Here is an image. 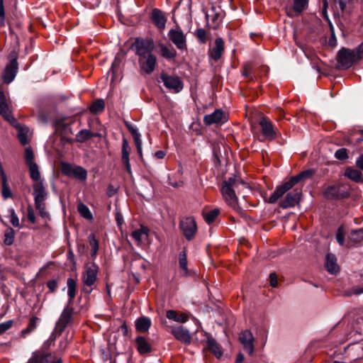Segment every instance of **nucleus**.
Returning a JSON list of instances; mask_svg holds the SVG:
<instances>
[{"instance_id":"29","label":"nucleus","mask_w":363,"mask_h":363,"mask_svg":"<svg viewBox=\"0 0 363 363\" xmlns=\"http://www.w3.org/2000/svg\"><path fill=\"white\" fill-rule=\"evenodd\" d=\"M151 325V320L147 317H140L135 321V328L138 332H147Z\"/></svg>"},{"instance_id":"62","label":"nucleus","mask_w":363,"mask_h":363,"mask_svg":"<svg viewBox=\"0 0 363 363\" xmlns=\"http://www.w3.org/2000/svg\"><path fill=\"white\" fill-rule=\"evenodd\" d=\"M356 165L358 168L363 170V155H361L356 161Z\"/></svg>"},{"instance_id":"25","label":"nucleus","mask_w":363,"mask_h":363,"mask_svg":"<svg viewBox=\"0 0 363 363\" xmlns=\"http://www.w3.org/2000/svg\"><path fill=\"white\" fill-rule=\"evenodd\" d=\"M130 147L128 142L125 138L123 139L122 150H121V160L125 166V169L128 173L131 172L130 164L129 160Z\"/></svg>"},{"instance_id":"13","label":"nucleus","mask_w":363,"mask_h":363,"mask_svg":"<svg viewBox=\"0 0 363 363\" xmlns=\"http://www.w3.org/2000/svg\"><path fill=\"white\" fill-rule=\"evenodd\" d=\"M302 196V189L295 188L286 194L285 198L280 201L279 206L284 209L294 207L300 202Z\"/></svg>"},{"instance_id":"14","label":"nucleus","mask_w":363,"mask_h":363,"mask_svg":"<svg viewBox=\"0 0 363 363\" xmlns=\"http://www.w3.org/2000/svg\"><path fill=\"white\" fill-rule=\"evenodd\" d=\"M160 79L167 89L175 93L181 91L183 89V82L179 77L170 76L162 72L160 74Z\"/></svg>"},{"instance_id":"20","label":"nucleus","mask_w":363,"mask_h":363,"mask_svg":"<svg viewBox=\"0 0 363 363\" xmlns=\"http://www.w3.org/2000/svg\"><path fill=\"white\" fill-rule=\"evenodd\" d=\"M156 63L157 58L153 54L148 55L146 57H140L139 60L141 71L145 74H151L155 69Z\"/></svg>"},{"instance_id":"55","label":"nucleus","mask_w":363,"mask_h":363,"mask_svg":"<svg viewBox=\"0 0 363 363\" xmlns=\"http://www.w3.org/2000/svg\"><path fill=\"white\" fill-rule=\"evenodd\" d=\"M13 325V320H10L0 323V335L10 329Z\"/></svg>"},{"instance_id":"48","label":"nucleus","mask_w":363,"mask_h":363,"mask_svg":"<svg viewBox=\"0 0 363 363\" xmlns=\"http://www.w3.org/2000/svg\"><path fill=\"white\" fill-rule=\"evenodd\" d=\"M350 240L355 243L360 242L363 240V229H358L352 231L350 235Z\"/></svg>"},{"instance_id":"52","label":"nucleus","mask_w":363,"mask_h":363,"mask_svg":"<svg viewBox=\"0 0 363 363\" xmlns=\"http://www.w3.org/2000/svg\"><path fill=\"white\" fill-rule=\"evenodd\" d=\"M74 168V166H72L71 164L67 162H62L61 164V170L64 175H66L67 177L72 176V172H73V169Z\"/></svg>"},{"instance_id":"51","label":"nucleus","mask_w":363,"mask_h":363,"mask_svg":"<svg viewBox=\"0 0 363 363\" xmlns=\"http://www.w3.org/2000/svg\"><path fill=\"white\" fill-rule=\"evenodd\" d=\"M213 14H206V17L207 20L208 21L209 17H211V21L213 22V27L216 28L217 27L219 23L221 22L222 17L220 16V13H215L214 9H212Z\"/></svg>"},{"instance_id":"5","label":"nucleus","mask_w":363,"mask_h":363,"mask_svg":"<svg viewBox=\"0 0 363 363\" xmlns=\"http://www.w3.org/2000/svg\"><path fill=\"white\" fill-rule=\"evenodd\" d=\"M74 309L69 303L63 309L59 319L57 320L54 329V333L58 336L61 335L66 328L72 323Z\"/></svg>"},{"instance_id":"31","label":"nucleus","mask_w":363,"mask_h":363,"mask_svg":"<svg viewBox=\"0 0 363 363\" xmlns=\"http://www.w3.org/2000/svg\"><path fill=\"white\" fill-rule=\"evenodd\" d=\"M13 127H15L18 130V139L19 140L20 143L23 145H26L28 143V128L27 127L22 126L19 124V123L17 121L16 125H12Z\"/></svg>"},{"instance_id":"39","label":"nucleus","mask_w":363,"mask_h":363,"mask_svg":"<svg viewBox=\"0 0 363 363\" xmlns=\"http://www.w3.org/2000/svg\"><path fill=\"white\" fill-rule=\"evenodd\" d=\"M40 320V318L36 317V316H33L32 317L29 322H28V326L26 328L23 329L22 331H21V335L23 337H25L26 335L28 334V333H30L31 332H33L36 328H37V325H38V322Z\"/></svg>"},{"instance_id":"36","label":"nucleus","mask_w":363,"mask_h":363,"mask_svg":"<svg viewBox=\"0 0 363 363\" xmlns=\"http://www.w3.org/2000/svg\"><path fill=\"white\" fill-rule=\"evenodd\" d=\"M98 135L93 133L89 130L83 129L81 130L76 135L75 140L78 143H84L89 139L96 137Z\"/></svg>"},{"instance_id":"24","label":"nucleus","mask_w":363,"mask_h":363,"mask_svg":"<svg viewBox=\"0 0 363 363\" xmlns=\"http://www.w3.org/2000/svg\"><path fill=\"white\" fill-rule=\"evenodd\" d=\"M225 121H226L225 113L220 109H216L213 113L206 115L203 118V122L206 125Z\"/></svg>"},{"instance_id":"2","label":"nucleus","mask_w":363,"mask_h":363,"mask_svg":"<svg viewBox=\"0 0 363 363\" xmlns=\"http://www.w3.org/2000/svg\"><path fill=\"white\" fill-rule=\"evenodd\" d=\"M99 267L94 262H87L84 264L82 272V281L84 286L89 288L87 294H90L95 289L98 281Z\"/></svg>"},{"instance_id":"57","label":"nucleus","mask_w":363,"mask_h":363,"mask_svg":"<svg viewBox=\"0 0 363 363\" xmlns=\"http://www.w3.org/2000/svg\"><path fill=\"white\" fill-rule=\"evenodd\" d=\"M47 286L50 292L53 293L57 287V281L55 279H52L48 281Z\"/></svg>"},{"instance_id":"44","label":"nucleus","mask_w":363,"mask_h":363,"mask_svg":"<svg viewBox=\"0 0 363 363\" xmlns=\"http://www.w3.org/2000/svg\"><path fill=\"white\" fill-rule=\"evenodd\" d=\"M194 35L201 44H205L208 40V34L203 28H198L194 32Z\"/></svg>"},{"instance_id":"33","label":"nucleus","mask_w":363,"mask_h":363,"mask_svg":"<svg viewBox=\"0 0 363 363\" xmlns=\"http://www.w3.org/2000/svg\"><path fill=\"white\" fill-rule=\"evenodd\" d=\"M345 176L356 182H363V176L360 171L352 167L345 170Z\"/></svg>"},{"instance_id":"19","label":"nucleus","mask_w":363,"mask_h":363,"mask_svg":"<svg viewBox=\"0 0 363 363\" xmlns=\"http://www.w3.org/2000/svg\"><path fill=\"white\" fill-rule=\"evenodd\" d=\"M150 229L143 225L140 228L132 231L130 236L138 245L145 244L149 237Z\"/></svg>"},{"instance_id":"16","label":"nucleus","mask_w":363,"mask_h":363,"mask_svg":"<svg viewBox=\"0 0 363 363\" xmlns=\"http://www.w3.org/2000/svg\"><path fill=\"white\" fill-rule=\"evenodd\" d=\"M18 69V64L16 55L11 56L9 63L6 66L3 74L2 79L4 83L10 84L15 78Z\"/></svg>"},{"instance_id":"53","label":"nucleus","mask_w":363,"mask_h":363,"mask_svg":"<svg viewBox=\"0 0 363 363\" xmlns=\"http://www.w3.org/2000/svg\"><path fill=\"white\" fill-rule=\"evenodd\" d=\"M335 157L339 160H345L348 158L347 150L344 147L338 149L335 153Z\"/></svg>"},{"instance_id":"3","label":"nucleus","mask_w":363,"mask_h":363,"mask_svg":"<svg viewBox=\"0 0 363 363\" xmlns=\"http://www.w3.org/2000/svg\"><path fill=\"white\" fill-rule=\"evenodd\" d=\"M33 189L35 207L42 218H47L49 216V213L46 211L45 203V200L48 198V192L43 184V182L34 183Z\"/></svg>"},{"instance_id":"60","label":"nucleus","mask_w":363,"mask_h":363,"mask_svg":"<svg viewBox=\"0 0 363 363\" xmlns=\"http://www.w3.org/2000/svg\"><path fill=\"white\" fill-rule=\"evenodd\" d=\"M269 280L272 286L276 287L277 286V276L275 273H271L269 274Z\"/></svg>"},{"instance_id":"17","label":"nucleus","mask_w":363,"mask_h":363,"mask_svg":"<svg viewBox=\"0 0 363 363\" xmlns=\"http://www.w3.org/2000/svg\"><path fill=\"white\" fill-rule=\"evenodd\" d=\"M239 340L242 345L244 350L252 356L254 353V337L250 330H245L239 335Z\"/></svg>"},{"instance_id":"9","label":"nucleus","mask_w":363,"mask_h":363,"mask_svg":"<svg viewBox=\"0 0 363 363\" xmlns=\"http://www.w3.org/2000/svg\"><path fill=\"white\" fill-rule=\"evenodd\" d=\"M259 125L260 126L261 133L264 140L272 141L279 135V130L274 127L272 121L267 117H262L259 120Z\"/></svg>"},{"instance_id":"41","label":"nucleus","mask_w":363,"mask_h":363,"mask_svg":"<svg viewBox=\"0 0 363 363\" xmlns=\"http://www.w3.org/2000/svg\"><path fill=\"white\" fill-rule=\"evenodd\" d=\"M89 242L91 247V257H95L97 255V252H98V250L99 248V240L96 238V236L94 233H91V235H89Z\"/></svg>"},{"instance_id":"42","label":"nucleus","mask_w":363,"mask_h":363,"mask_svg":"<svg viewBox=\"0 0 363 363\" xmlns=\"http://www.w3.org/2000/svg\"><path fill=\"white\" fill-rule=\"evenodd\" d=\"M7 216L9 218V221L11 225L15 228H20L19 218L15 212V210L12 208L7 209Z\"/></svg>"},{"instance_id":"27","label":"nucleus","mask_w":363,"mask_h":363,"mask_svg":"<svg viewBox=\"0 0 363 363\" xmlns=\"http://www.w3.org/2000/svg\"><path fill=\"white\" fill-rule=\"evenodd\" d=\"M325 267L327 271L332 274H335L339 272L340 268L334 255L328 254L326 255Z\"/></svg>"},{"instance_id":"58","label":"nucleus","mask_w":363,"mask_h":363,"mask_svg":"<svg viewBox=\"0 0 363 363\" xmlns=\"http://www.w3.org/2000/svg\"><path fill=\"white\" fill-rule=\"evenodd\" d=\"M5 19V13H4V1L0 0V25L3 26L4 24Z\"/></svg>"},{"instance_id":"28","label":"nucleus","mask_w":363,"mask_h":363,"mask_svg":"<svg viewBox=\"0 0 363 363\" xmlns=\"http://www.w3.org/2000/svg\"><path fill=\"white\" fill-rule=\"evenodd\" d=\"M166 316L169 320H173L177 323H186L189 320V314L185 313H182L178 314L176 311L174 310H168L166 312Z\"/></svg>"},{"instance_id":"46","label":"nucleus","mask_w":363,"mask_h":363,"mask_svg":"<svg viewBox=\"0 0 363 363\" xmlns=\"http://www.w3.org/2000/svg\"><path fill=\"white\" fill-rule=\"evenodd\" d=\"M1 184L2 197L4 199H7L9 198L12 197V192H11V190L10 189V187H9V185L8 183V180L6 179V180L1 181Z\"/></svg>"},{"instance_id":"18","label":"nucleus","mask_w":363,"mask_h":363,"mask_svg":"<svg viewBox=\"0 0 363 363\" xmlns=\"http://www.w3.org/2000/svg\"><path fill=\"white\" fill-rule=\"evenodd\" d=\"M292 7H286V12L289 17L294 18L299 16L308 6L309 0H291Z\"/></svg>"},{"instance_id":"12","label":"nucleus","mask_w":363,"mask_h":363,"mask_svg":"<svg viewBox=\"0 0 363 363\" xmlns=\"http://www.w3.org/2000/svg\"><path fill=\"white\" fill-rule=\"evenodd\" d=\"M133 46L135 52L140 57H146L148 55H152L154 49V43L152 40L137 38Z\"/></svg>"},{"instance_id":"50","label":"nucleus","mask_w":363,"mask_h":363,"mask_svg":"<svg viewBox=\"0 0 363 363\" xmlns=\"http://www.w3.org/2000/svg\"><path fill=\"white\" fill-rule=\"evenodd\" d=\"M24 157H25V161H26V164L27 165H29L30 164H35V162H34V154H33V150L31 149V147H28L25 149V152H24Z\"/></svg>"},{"instance_id":"26","label":"nucleus","mask_w":363,"mask_h":363,"mask_svg":"<svg viewBox=\"0 0 363 363\" xmlns=\"http://www.w3.org/2000/svg\"><path fill=\"white\" fill-rule=\"evenodd\" d=\"M137 350L140 354H145L152 351V347L145 337L138 336L135 339Z\"/></svg>"},{"instance_id":"8","label":"nucleus","mask_w":363,"mask_h":363,"mask_svg":"<svg viewBox=\"0 0 363 363\" xmlns=\"http://www.w3.org/2000/svg\"><path fill=\"white\" fill-rule=\"evenodd\" d=\"M358 57L353 50L342 48L337 54L338 65L342 69H348L359 61Z\"/></svg>"},{"instance_id":"40","label":"nucleus","mask_w":363,"mask_h":363,"mask_svg":"<svg viewBox=\"0 0 363 363\" xmlns=\"http://www.w3.org/2000/svg\"><path fill=\"white\" fill-rule=\"evenodd\" d=\"M220 214V210L218 208H214L211 211H209L206 213H203V217L204 220L208 223L211 224Z\"/></svg>"},{"instance_id":"32","label":"nucleus","mask_w":363,"mask_h":363,"mask_svg":"<svg viewBox=\"0 0 363 363\" xmlns=\"http://www.w3.org/2000/svg\"><path fill=\"white\" fill-rule=\"evenodd\" d=\"M68 288L67 295L69 297V304L74 299L77 294V281L72 278H68L67 281Z\"/></svg>"},{"instance_id":"64","label":"nucleus","mask_w":363,"mask_h":363,"mask_svg":"<svg viewBox=\"0 0 363 363\" xmlns=\"http://www.w3.org/2000/svg\"><path fill=\"white\" fill-rule=\"evenodd\" d=\"M133 139H134L136 147L142 146V141L140 138V134L134 135Z\"/></svg>"},{"instance_id":"34","label":"nucleus","mask_w":363,"mask_h":363,"mask_svg":"<svg viewBox=\"0 0 363 363\" xmlns=\"http://www.w3.org/2000/svg\"><path fill=\"white\" fill-rule=\"evenodd\" d=\"M159 47L160 48V53L164 58L172 60L177 56V51L174 48H169L164 44H160Z\"/></svg>"},{"instance_id":"10","label":"nucleus","mask_w":363,"mask_h":363,"mask_svg":"<svg viewBox=\"0 0 363 363\" xmlns=\"http://www.w3.org/2000/svg\"><path fill=\"white\" fill-rule=\"evenodd\" d=\"M179 227L187 240L194 238L197 232V225L194 217L189 216L180 220Z\"/></svg>"},{"instance_id":"1","label":"nucleus","mask_w":363,"mask_h":363,"mask_svg":"<svg viewBox=\"0 0 363 363\" xmlns=\"http://www.w3.org/2000/svg\"><path fill=\"white\" fill-rule=\"evenodd\" d=\"M313 174L314 171L313 169H307L300 172L297 175L291 177L288 181L277 186L274 191L269 196L268 200L269 203H277L280 198H281L289 190L293 189L296 184L300 182L311 178Z\"/></svg>"},{"instance_id":"49","label":"nucleus","mask_w":363,"mask_h":363,"mask_svg":"<svg viewBox=\"0 0 363 363\" xmlns=\"http://www.w3.org/2000/svg\"><path fill=\"white\" fill-rule=\"evenodd\" d=\"M179 267L184 271V274H187V259L186 254L184 251H182L179 253Z\"/></svg>"},{"instance_id":"30","label":"nucleus","mask_w":363,"mask_h":363,"mask_svg":"<svg viewBox=\"0 0 363 363\" xmlns=\"http://www.w3.org/2000/svg\"><path fill=\"white\" fill-rule=\"evenodd\" d=\"M206 343L208 349L211 351L217 358H220L222 356L223 352L221 348L213 337L208 336Z\"/></svg>"},{"instance_id":"63","label":"nucleus","mask_w":363,"mask_h":363,"mask_svg":"<svg viewBox=\"0 0 363 363\" xmlns=\"http://www.w3.org/2000/svg\"><path fill=\"white\" fill-rule=\"evenodd\" d=\"M165 155H166L165 152H164L162 150H158L155 153V156L157 159H163Z\"/></svg>"},{"instance_id":"21","label":"nucleus","mask_w":363,"mask_h":363,"mask_svg":"<svg viewBox=\"0 0 363 363\" xmlns=\"http://www.w3.org/2000/svg\"><path fill=\"white\" fill-rule=\"evenodd\" d=\"M171 333L174 337L179 341L186 345L191 343V337L188 330L184 328L183 326H178L172 328Z\"/></svg>"},{"instance_id":"37","label":"nucleus","mask_w":363,"mask_h":363,"mask_svg":"<svg viewBox=\"0 0 363 363\" xmlns=\"http://www.w3.org/2000/svg\"><path fill=\"white\" fill-rule=\"evenodd\" d=\"M104 109L105 102L103 99H101L94 101L89 106V111L94 114L101 113L104 111Z\"/></svg>"},{"instance_id":"56","label":"nucleus","mask_w":363,"mask_h":363,"mask_svg":"<svg viewBox=\"0 0 363 363\" xmlns=\"http://www.w3.org/2000/svg\"><path fill=\"white\" fill-rule=\"evenodd\" d=\"M27 217H28V220L31 223L33 224V223H35V213H34V210L33 209L31 206H28V215H27Z\"/></svg>"},{"instance_id":"45","label":"nucleus","mask_w":363,"mask_h":363,"mask_svg":"<svg viewBox=\"0 0 363 363\" xmlns=\"http://www.w3.org/2000/svg\"><path fill=\"white\" fill-rule=\"evenodd\" d=\"M253 66L250 63H246L243 65L242 69V75L247 78L248 80L252 81L254 79L255 76L253 74Z\"/></svg>"},{"instance_id":"15","label":"nucleus","mask_w":363,"mask_h":363,"mask_svg":"<svg viewBox=\"0 0 363 363\" xmlns=\"http://www.w3.org/2000/svg\"><path fill=\"white\" fill-rule=\"evenodd\" d=\"M169 40L180 50L187 49L186 35L179 27L175 29H170L168 33Z\"/></svg>"},{"instance_id":"11","label":"nucleus","mask_w":363,"mask_h":363,"mask_svg":"<svg viewBox=\"0 0 363 363\" xmlns=\"http://www.w3.org/2000/svg\"><path fill=\"white\" fill-rule=\"evenodd\" d=\"M0 115L11 125L17 124V120L11 113L9 104L1 86H0Z\"/></svg>"},{"instance_id":"47","label":"nucleus","mask_w":363,"mask_h":363,"mask_svg":"<svg viewBox=\"0 0 363 363\" xmlns=\"http://www.w3.org/2000/svg\"><path fill=\"white\" fill-rule=\"evenodd\" d=\"M4 243L11 245L13 243L15 238V231L12 228H8L4 234Z\"/></svg>"},{"instance_id":"38","label":"nucleus","mask_w":363,"mask_h":363,"mask_svg":"<svg viewBox=\"0 0 363 363\" xmlns=\"http://www.w3.org/2000/svg\"><path fill=\"white\" fill-rule=\"evenodd\" d=\"M77 211L85 219L92 220L94 217L89 208L82 202L77 205Z\"/></svg>"},{"instance_id":"35","label":"nucleus","mask_w":363,"mask_h":363,"mask_svg":"<svg viewBox=\"0 0 363 363\" xmlns=\"http://www.w3.org/2000/svg\"><path fill=\"white\" fill-rule=\"evenodd\" d=\"M29 169V174L31 179L35 182H43L41 179L40 172L39 171V167L36 163L30 164L27 165Z\"/></svg>"},{"instance_id":"61","label":"nucleus","mask_w":363,"mask_h":363,"mask_svg":"<svg viewBox=\"0 0 363 363\" xmlns=\"http://www.w3.org/2000/svg\"><path fill=\"white\" fill-rule=\"evenodd\" d=\"M126 127L128 129V130L130 132V133L132 134L133 137L134 135L139 134L137 129L135 128H134L133 125L126 123Z\"/></svg>"},{"instance_id":"22","label":"nucleus","mask_w":363,"mask_h":363,"mask_svg":"<svg viewBox=\"0 0 363 363\" xmlns=\"http://www.w3.org/2000/svg\"><path fill=\"white\" fill-rule=\"evenodd\" d=\"M225 50L224 41L221 38L215 40V45L208 50V56L215 62L218 61L222 56Z\"/></svg>"},{"instance_id":"4","label":"nucleus","mask_w":363,"mask_h":363,"mask_svg":"<svg viewBox=\"0 0 363 363\" xmlns=\"http://www.w3.org/2000/svg\"><path fill=\"white\" fill-rule=\"evenodd\" d=\"M241 184L234 178H229L224 181L222 184L221 193L225 202L234 209H238V198L235 195V189Z\"/></svg>"},{"instance_id":"7","label":"nucleus","mask_w":363,"mask_h":363,"mask_svg":"<svg viewBox=\"0 0 363 363\" xmlns=\"http://www.w3.org/2000/svg\"><path fill=\"white\" fill-rule=\"evenodd\" d=\"M48 342H45L41 350L35 352L29 359L28 363H62V359L57 358L55 354L45 352L43 350L48 349Z\"/></svg>"},{"instance_id":"59","label":"nucleus","mask_w":363,"mask_h":363,"mask_svg":"<svg viewBox=\"0 0 363 363\" xmlns=\"http://www.w3.org/2000/svg\"><path fill=\"white\" fill-rule=\"evenodd\" d=\"M355 55H359L358 60H361L363 58V42L356 48L353 50Z\"/></svg>"},{"instance_id":"6","label":"nucleus","mask_w":363,"mask_h":363,"mask_svg":"<svg viewBox=\"0 0 363 363\" xmlns=\"http://www.w3.org/2000/svg\"><path fill=\"white\" fill-rule=\"evenodd\" d=\"M324 196L328 199H340L349 197L350 186L346 184H335L328 186L323 191Z\"/></svg>"},{"instance_id":"23","label":"nucleus","mask_w":363,"mask_h":363,"mask_svg":"<svg viewBox=\"0 0 363 363\" xmlns=\"http://www.w3.org/2000/svg\"><path fill=\"white\" fill-rule=\"evenodd\" d=\"M151 20L160 30H163L165 28L167 18L161 10L158 9H152Z\"/></svg>"},{"instance_id":"54","label":"nucleus","mask_w":363,"mask_h":363,"mask_svg":"<svg viewBox=\"0 0 363 363\" xmlns=\"http://www.w3.org/2000/svg\"><path fill=\"white\" fill-rule=\"evenodd\" d=\"M336 240L340 245H343L345 242V231L343 226L338 228L336 233Z\"/></svg>"},{"instance_id":"43","label":"nucleus","mask_w":363,"mask_h":363,"mask_svg":"<svg viewBox=\"0 0 363 363\" xmlns=\"http://www.w3.org/2000/svg\"><path fill=\"white\" fill-rule=\"evenodd\" d=\"M72 176L74 178L79 179L80 180H85L87 177L86 170L79 166H74L73 172H72Z\"/></svg>"}]
</instances>
